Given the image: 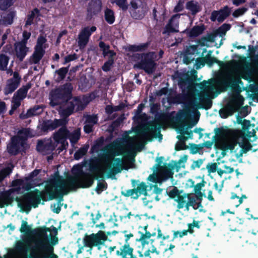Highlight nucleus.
<instances>
[{
    "instance_id": "nucleus-13",
    "label": "nucleus",
    "mask_w": 258,
    "mask_h": 258,
    "mask_svg": "<svg viewBox=\"0 0 258 258\" xmlns=\"http://www.w3.org/2000/svg\"><path fill=\"white\" fill-rule=\"evenodd\" d=\"M142 134L145 139L149 142H152L153 138H158L159 141L162 139L160 127H158L157 124L154 122L149 123L142 131Z\"/></svg>"
},
{
    "instance_id": "nucleus-26",
    "label": "nucleus",
    "mask_w": 258,
    "mask_h": 258,
    "mask_svg": "<svg viewBox=\"0 0 258 258\" xmlns=\"http://www.w3.org/2000/svg\"><path fill=\"white\" fill-rule=\"evenodd\" d=\"M45 52L44 48L35 47L34 51L31 57L32 63L34 64L39 63L42 58L43 57Z\"/></svg>"
},
{
    "instance_id": "nucleus-1",
    "label": "nucleus",
    "mask_w": 258,
    "mask_h": 258,
    "mask_svg": "<svg viewBox=\"0 0 258 258\" xmlns=\"http://www.w3.org/2000/svg\"><path fill=\"white\" fill-rule=\"evenodd\" d=\"M66 186L64 179L56 172L54 178L47 181L44 190H39L36 188L24 195L23 200L28 204L25 206V211L28 213L31 207L37 208L41 201H43L42 204H44V202L56 199L60 202L63 200V196L68 194L69 192L65 188Z\"/></svg>"
},
{
    "instance_id": "nucleus-37",
    "label": "nucleus",
    "mask_w": 258,
    "mask_h": 258,
    "mask_svg": "<svg viewBox=\"0 0 258 258\" xmlns=\"http://www.w3.org/2000/svg\"><path fill=\"white\" fill-rule=\"evenodd\" d=\"M81 137V129L77 128L72 132L69 134L68 138L70 140L72 144H76L79 140Z\"/></svg>"
},
{
    "instance_id": "nucleus-17",
    "label": "nucleus",
    "mask_w": 258,
    "mask_h": 258,
    "mask_svg": "<svg viewBox=\"0 0 258 258\" xmlns=\"http://www.w3.org/2000/svg\"><path fill=\"white\" fill-rule=\"evenodd\" d=\"M231 14V9L225 6L218 11L214 10L211 13L210 20L212 22L217 21L219 23L223 22Z\"/></svg>"
},
{
    "instance_id": "nucleus-15",
    "label": "nucleus",
    "mask_w": 258,
    "mask_h": 258,
    "mask_svg": "<svg viewBox=\"0 0 258 258\" xmlns=\"http://www.w3.org/2000/svg\"><path fill=\"white\" fill-rule=\"evenodd\" d=\"M96 27L93 26L91 27H85L80 31L78 35V46L80 49H84L88 44L92 34L96 31Z\"/></svg>"
},
{
    "instance_id": "nucleus-57",
    "label": "nucleus",
    "mask_w": 258,
    "mask_h": 258,
    "mask_svg": "<svg viewBox=\"0 0 258 258\" xmlns=\"http://www.w3.org/2000/svg\"><path fill=\"white\" fill-rule=\"evenodd\" d=\"M114 2L123 11H126L128 9L127 0H114Z\"/></svg>"
},
{
    "instance_id": "nucleus-45",
    "label": "nucleus",
    "mask_w": 258,
    "mask_h": 258,
    "mask_svg": "<svg viewBox=\"0 0 258 258\" xmlns=\"http://www.w3.org/2000/svg\"><path fill=\"white\" fill-rule=\"evenodd\" d=\"M16 251L21 253L26 254L29 249L28 244L23 241H19L15 246Z\"/></svg>"
},
{
    "instance_id": "nucleus-56",
    "label": "nucleus",
    "mask_w": 258,
    "mask_h": 258,
    "mask_svg": "<svg viewBox=\"0 0 258 258\" xmlns=\"http://www.w3.org/2000/svg\"><path fill=\"white\" fill-rule=\"evenodd\" d=\"M206 183V182L204 180V179H203L202 181L200 183H197L196 185H194V181H192V185L194 186V192L195 194H199V193H202L201 191L202 188L204 186H205V184Z\"/></svg>"
},
{
    "instance_id": "nucleus-40",
    "label": "nucleus",
    "mask_w": 258,
    "mask_h": 258,
    "mask_svg": "<svg viewBox=\"0 0 258 258\" xmlns=\"http://www.w3.org/2000/svg\"><path fill=\"white\" fill-rule=\"evenodd\" d=\"M197 123V121H194L192 123H189L187 125V127L185 128L184 125H180L179 127V132L181 135H187L188 138H192L193 134L192 131H188L187 128H191L194 125Z\"/></svg>"
},
{
    "instance_id": "nucleus-32",
    "label": "nucleus",
    "mask_w": 258,
    "mask_h": 258,
    "mask_svg": "<svg viewBox=\"0 0 258 258\" xmlns=\"http://www.w3.org/2000/svg\"><path fill=\"white\" fill-rule=\"evenodd\" d=\"M16 16V12L12 9L7 11L6 14L3 17V24L5 25H10L13 23L14 19Z\"/></svg>"
},
{
    "instance_id": "nucleus-20",
    "label": "nucleus",
    "mask_w": 258,
    "mask_h": 258,
    "mask_svg": "<svg viewBox=\"0 0 258 258\" xmlns=\"http://www.w3.org/2000/svg\"><path fill=\"white\" fill-rule=\"evenodd\" d=\"M14 50L17 58L22 61L29 51V48L26 44L17 42L14 44Z\"/></svg>"
},
{
    "instance_id": "nucleus-16",
    "label": "nucleus",
    "mask_w": 258,
    "mask_h": 258,
    "mask_svg": "<svg viewBox=\"0 0 258 258\" xmlns=\"http://www.w3.org/2000/svg\"><path fill=\"white\" fill-rule=\"evenodd\" d=\"M21 80V77L19 73L15 71L13 73V77L7 81L6 85L4 89V93L5 95L13 93L19 86Z\"/></svg>"
},
{
    "instance_id": "nucleus-25",
    "label": "nucleus",
    "mask_w": 258,
    "mask_h": 258,
    "mask_svg": "<svg viewBox=\"0 0 258 258\" xmlns=\"http://www.w3.org/2000/svg\"><path fill=\"white\" fill-rule=\"evenodd\" d=\"M99 47L100 50L102 51V54L104 57L108 56H115L116 52L113 50H110V45L106 44L104 42L101 41L99 42Z\"/></svg>"
},
{
    "instance_id": "nucleus-38",
    "label": "nucleus",
    "mask_w": 258,
    "mask_h": 258,
    "mask_svg": "<svg viewBox=\"0 0 258 258\" xmlns=\"http://www.w3.org/2000/svg\"><path fill=\"white\" fill-rule=\"evenodd\" d=\"M242 139V142H239L238 144L241 148V150L242 151V153H246L251 149L252 146L249 142V139L250 138L244 137V138Z\"/></svg>"
},
{
    "instance_id": "nucleus-58",
    "label": "nucleus",
    "mask_w": 258,
    "mask_h": 258,
    "mask_svg": "<svg viewBox=\"0 0 258 258\" xmlns=\"http://www.w3.org/2000/svg\"><path fill=\"white\" fill-rule=\"evenodd\" d=\"M24 180H25V178L24 179ZM39 183H36L35 182L31 181L24 180V183L22 186L23 188L28 191L30 190L32 188L34 187V186H39Z\"/></svg>"
},
{
    "instance_id": "nucleus-34",
    "label": "nucleus",
    "mask_w": 258,
    "mask_h": 258,
    "mask_svg": "<svg viewBox=\"0 0 258 258\" xmlns=\"http://www.w3.org/2000/svg\"><path fill=\"white\" fill-rule=\"evenodd\" d=\"M147 185L144 182H141L137 188H134L136 192V196L133 197L134 199L137 200L141 195L147 196Z\"/></svg>"
},
{
    "instance_id": "nucleus-54",
    "label": "nucleus",
    "mask_w": 258,
    "mask_h": 258,
    "mask_svg": "<svg viewBox=\"0 0 258 258\" xmlns=\"http://www.w3.org/2000/svg\"><path fill=\"white\" fill-rule=\"evenodd\" d=\"M215 135L213 137L214 141H217L223 138L225 135V131L222 127L215 128Z\"/></svg>"
},
{
    "instance_id": "nucleus-33",
    "label": "nucleus",
    "mask_w": 258,
    "mask_h": 258,
    "mask_svg": "<svg viewBox=\"0 0 258 258\" xmlns=\"http://www.w3.org/2000/svg\"><path fill=\"white\" fill-rule=\"evenodd\" d=\"M31 87V84L28 83L26 85H24L19 88L14 95L20 99L23 100L26 98L27 92Z\"/></svg>"
},
{
    "instance_id": "nucleus-14",
    "label": "nucleus",
    "mask_w": 258,
    "mask_h": 258,
    "mask_svg": "<svg viewBox=\"0 0 258 258\" xmlns=\"http://www.w3.org/2000/svg\"><path fill=\"white\" fill-rule=\"evenodd\" d=\"M68 123V119L66 118L54 119L44 120L40 125L41 131L44 133H47L48 131L54 130L61 125H64Z\"/></svg>"
},
{
    "instance_id": "nucleus-43",
    "label": "nucleus",
    "mask_w": 258,
    "mask_h": 258,
    "mask_svg": "<svg viewBox=\"0 0 258 258\" xmlns=\"http://www.w3.org/2000/svg\"><path fill=\"white\" fill-rule=\"evenodd\" d=\"M105 21L109 24H112L115 21L114 13L113 10L106 8L104 11Z\"/></svg>"
},
{
    "instance_id": "nucleus-2",
    "label": "nucleus",
    "mask_w": 258,
    "mask_h": 258,
    "mask_svg": "<svg viewBox=\"0 0 258 258\" xmlns=\"http://www.w3.org/2000/svg\"><path fill=\"white\" fill-rule=\"evenodd\" d=\"M219 83L224 87L225 89L231 87L232 89L237 92V94L231 99L224 108L223 112H225L226 114L223 117H227L232 115L243 104L244 99L240 94L241 90L239 86V84H242L243 83L239 77L235 78L232 74H225Z\"/></svg>"
},
{
    "instance_id": "nucleus-39",
    "label": "nucleus",
    "mask_w": 258,
    "mask_h": 258,
    "mask_svg": "<svg viewBox=\"0 0 258 258\" xmlns=\"http://www.w3.org/2000/svg\"><path fill=\"white\" fill-rule=\"evenodd\" d=\"M132 18L136 20H142L146 15V11L143 7L139 8L135 11H130Z\"/></svg>"
},
{
    "instance_id": "nucleus-61",
    "label": "nucleus",
    "mask_w": 258,
    "mask_h": 258,
    "mask_svg": "<svg viewBox=\"0 0 258 258\" xmlns=\"http://www.w3.org/2000/svg\"><path fill=\"white\" fill-rule=\"evenodd\" d=\"M107 187V183L105 182H100L99 180L95 191L98 194H100L102 191L106 189Z\"/></svg>"
},
{
    "instance_id": "nucleus-49",
    "label": "nucleus",
    "mask_w": 258,
    "mask_h": 258,
    "mask_svg": "<svg viewBox=\"0 0 258 258\" xmlns=\"http://www.w3.org/2000/svg\"><path fill=\"white\" fill-rule=\"evenodd\" d=\"M114 63V56H108V59L106 61L102 67V69L104 72H107L111 70Z\"/></svg>"
},
{
    "instance_id": "nucleus-5",
    "label": "nucleus",
    "mask_w": 258,
    "mask_h": 258,
    "mask_svg": "<svg viewBox=\"0 0 258 258\" xmlns=\"http://www.w3.org/2000/svg\"><path fill=\"white\" fill-rule=\"evenodd\" d=\"M73 86L71 83L52 89L49 93L50 105L52 107L66 104L73 98Z\"/></svg>"
},
{
    "instance_id": "nucleus-24",
    "label": "nucleus",
    "mask_w": 258,
    "mask_h": 258,
    "mask_svg": "<svg viewBox=\"0 0 258 258\" xmlns=\"http://www.w3.org/2000/svg\"><path fill=\"white\" fill-rule=\"evenodd\" d=\"M134 248L130 246L129 243H125L122 245L120 250H117L116 254L117 255H120L122 257H129L133 253Z\"/></svg>"
},
{
    "instance_id": "nucleus-31",
    "label": "nucleus",
    "mask_w": 258,
    "mask_h": 258,
    "mask_svg": "<svg viewBox=\"0 0 258 258\" xmlns=\"http://www.w3.org/2000/svg\"><path fill=\"white\" fill-rule=\"evenodd\" d=\"M193 99L194 98H189L188 96L185 95H178L172 98L169 99L168 101L169 102H173L174 103L178 104L182 103H185V105L187 107L186 104H188V101ZM188 107H189L188 106Z\"/></svg>"
},
{
    "instance_id": "nucleus-52",
    "label": "nucleus",
    "mask_w": 258,
    "mask_h": 258,
    "mask_svg": "<svg viewBox=\"0 0 258 258\" xmlns=\"http://www.w3.org/2000/svg\"><path fill=\"white\" fill-rule=\"evenodd\" d=\"M41 169H35L32 172L30 173L28 176H26L25 178V181H31L35 182V181L37 179L35 178L37 175L40 173Z\"/></svg>"
},
{
    "instance_id": "nucleus-55",
    "label": "nucleus",
    "mask_w": 258,
    "mask_h": 258,
    "mask_svg": "<svg viewBox=\"0 0 258 258\" xmlns=\"http://www.w3.org/2000/svg\"><path fill=\"white\" fill-rule=\"evenodd\" d=\"M15 0H3L0 2V9L5 11L12 6Z\"/></svg>"
},
{
    "instance_id": "nucleus-53",
    "label": "nucleus",
    "mask_w": 258,
    "mask_h": 258,
    "mask_svg": "<svg viewBox=\"0 0 258 258\" xmlns=\"http://www.w3.org/2000/svg\"><path fill=\"white\" fill-rule=\"evenodd\" d=\"M74 101L76 103V106H77V111H82L84 110L86 106V104H84L80 97L75 96L74 97Z\"/></svg>"
},
{
    "instance_id": "nucleus-42",
    "label": "nucleus",
    "mask_w": 258,
    "mask_h": 258,
    "mask_svg": "<svg viewBox=\"0 0 258 258\" xmlns=\"http://www.w3.org/2000/svg\"><path fill=\"white\" fill-rule=\"evenodd\" d=\"M89 147V145L86 144L78 149L74 154V156L75 159L78 160L82 158L84 155L86 154Z\"/></svg>"
},
{
    "instance_id": "nucleus-23",
    "label": "nucleus",
    "mask_w": 258,
    "mask_h": 258,
    "mask_svg": "<svg viewBox=\"0 0 258 258\" xmlns=\"http://www.w3.org/2000/svg\"><path fill=\"white\" fill-rule=\"evenodd\" d=\"M175 17V16H172L169 20L168 24L165 27L163 34H169L171 33H176L179 31L178 30V23L173 22V19Z\"/></svg>"
},
{
    "instance_id": "nucleus-22",
    "label": "nucleus",
    "mask_w": 258,
    "mask_h": 258,
    "mask_svg": "<svg viewBox=\"0 0 258 258\" xmlns=\"http://www.w3.org/2000/svg\"><path fill=\"white\" fill-rule=\"evenodd\" d=\"M73 100L68 101V106L65 108L63 109L60 112V115L62 117V118H66L72 114L74 112L75 107L76 106V103L74 101V97H73Z\"/></svg>"
},
{
    "instance_id": "nucleus-48",
    "label": "nucleus",
    "mask_w": 258,
    "mask_h": 258,
    "mask_svg": "<svg viewBox=\"0 0 258 258\" xmlns=\"http://www.w3.org/2000/svg\"><path fill=\"white\" fill-rule=\"evenodd\" d=\"M10 58L4 54H0V71H6Z\"/></svg>"
},
{
    "instance_id": "nucleus-44",
    "label": "nucleus",
    "mask_w": 258,
    "mask_h": 258,
    "mask_svg": "<svg viewBox=\"0 0 258 258\" xmlns=\"http://www.w3.org/2000/svg\"><path fill=\"white\" fill-rule=\"evenodd\" d=\"M69 67H62L60 69L56 70L55 73L57 74V77H56V81L58 82L63 80L69 71Z\"/></svg>"
},
{
    "instance_id": "nucleus-36",
    "label": "nucleus",
    "mask_w": 258,
    "mask_h": 258,
    "mask_svg": "<svg viewBox=\"0 0 258 258\" xmlns=\"http://www.w3.org/2000/svg\"><path fill=\"white\" fill-rule=\"evenodd\" d=\"M43 112V107L41 105H35L33 108L29 109L26 114V117H31L38 115Z\"/></svg>"
},
{
    "instance_id": "nucleus-50",
    "label": "nucleus",
    "mask_w": 258,
    "mask_h": 258,
    "mask_svg": "<svg viewBox=\"0 0 258 258\" xmlns=\"http://www.w3.org/2000/svg\"><path fill=\"white\" fill-rule=\"evenodd\" d=\"M86 172L83 170L82 167L79 165H76L73 166L72 169L73 174L77 177H81Z\"/></svg>"
},
{
    "instance_id": "nucleus-30",
    "label": "nucleus",
    "mask_w": 258,
    "mask_h": 258,
    "mask_svg": "<svg viewBox=\"0 0 258 258\" xmlns=\"http://www.w3.org/2000/svg\"><path fill=\"white\" fill-rule=\"evenodd\" d=\"M150 44V41H148L139 45H130L127 47V50L131 52L144 51L148 48Z\"/></svg>"
},
{
    "instance_id": "nucleus-41",
    "label": "nucleus",
    "mask_w": 258,
    "mask_h": 258,
    "mask_svg": "<svg viewBox=\"0 0 258 258\" xmlns=\"http://www.w3.org/2000/svg\"><path fill=\"white\" fill-rule=\"evenodd\" d=\"M40 11L37 8L34 9L31 11L30 13L27 15V20L25 22V27H27L33 24L35 15H39Z\"/></svg>"
},
{
    "instance_id": "nucleus-51",
    "label": "nucleus",
    "mask_w": 258,
    "mask_h": 258,
    "mask_svg": "<svg viewBox=\"0 0 258 258\" xmlns=\"http://www.w3.org/2000/svg\"><path fill=\"white\" fill-rule=\"evenodd\" d=\"M33 230H31V227L28 225V223L27 221H22V224L20 229V231H21V233H24L26 234L33 233L36 235L35 232H34Z\"/></svg>"
},
{
    "instance_id": "nucleus-12",
    "label": "nucleus",
    "mask_w": 258,
    "mask_h": 258,
    "mask_svg": "<svg viewBox=\"0 0 258 258\" xmlns=\"http://www.w3.org/2000/svg\"><path fill=\"white\" fill-rule=\"evenodd\" d=\"M237 122L238 124H240L242 125V129L237 130L236 132V136L240 138H244L247 137V138H253V141H255L257 137L256 135L255 130L252 129L251 132H250L249 127L250 126V121L249 120L243 119L242 120V117L239 115L237 116Z\"/></svg>"
},
{
    "instance_id": "nucleus-21",
    "label": "nucleus",
    "mask_w": 258,
    "mask_h": 258,
    "mask_svg": "<svg viewBox=\"0 0 258 258\" xmlns=\"http://www.w3.org/2000/svg\"><path fill=\"white\" fill-rule=\"evenodd\" d=\"M102 2L100 0H91L88 6L87 12L91 16L98 14L101 11Z\"/></svg>"
},
{
    "instance_id": "nucleus-10",
    "label": "nucleus",
    "mask_w": 258,
    "mask_h": 258,
    "mask_svg": "<svg viewBox=\"0 0 258 258\" xmlns=\"http://www.w3.org/2000/svg\"><path fill=\"white\" fill-rule=\"evenodd\" d=\"M187 155H184L181 157L178 162H175L174 165L169 163L167 166L164 164V165L159 169L160 172L159 173V178L160 179V181H165L170 178H172L173 175L172 170H173L175 167L176 168H179L180 167V164L182 163H185L187 160Z\"/></svg>"
},
{
    "instance_id": "nucleus-27",
    "label": "nucleus",
    "mask_w": 258,
    "mask_h": 258,
    "mask_svg": "<svg viewBox=\"0 0 258 258\" xmlns=\"http://www.w3.org/2000/svg\"><path fill=\"white\" fill-rule=\"evenodd\" d=\"M186 9L190 11L192 15H195L202 10L199 3L194 0L189 1L186 3Z\"/></svg>"
},
{
    "instance_id": "nucleus-11",
    "label": "nucleus",
    "mask_w": 258,
    "mask_h": 258,
    "mask_svg": "<svg viewBox=\"0 0 258 258\" xmlns=\"http://www.w3.org/2000/svg\"><path fill=\"white\" fill-rule=\"evenodd\" d=\"M199 99L200 102H198L197 99L194 98L188 101L186 105L195 110L197 109L208 110L212 107V99L207 93L203 92L200 94L199 95Z\"/></svg>"
},
{
    "instance_id": "nucleus-7",
    "label": "nucleus",
    "mask_w": 258,
    "mask_h": 258,
    "mask_svg": "<svg viewBox=\"0 0 258 258\" xmlns=\"http://www.w3.org/2000/svg\"><path fill=\"white\" fill-rule=\"evenodd\" d=\"M118 155L115 154L111 150H108L102 155L101 158L109 170L108 178L113 179L115 175L121 172L123 169H128V168L123 167L121 158H114L115 155Z\"/></svg>"
},
{
    "instance_id": "nucleus-8",
    "label": "nucleus",
    "mask_w": 258,
    "mask_h": 258,
    "mask_svg": "<svg viewBox=\"0 0 258 258\" xmlns=\"http://www.w3.org/2000/svg\"><path fill=\"white\" fill-rule=\"evenodd\" d=\"M155 53L153 51L143 53V58L134 65V68L144 70L148 74L154 72L156 63L154 60Z\"/></svg>"
},
{
    "instance_id": "nucleus-46",
    "label": "nucleus",
    "mask_w": 258,
    "mask_h": 258,
    "mask_svg": "<svg viewBox=\"0 0 258 258\" xmlns=\"http://www.w3.org/2000/svg\"><path fill=\"white\" fill-rule=\"evenodd\" d=\"M189 194H183V195L179 194L177 199L175 201L177 203V208L178 209H182L184 207V205L186 203V199L188 197Z\"/></svg>"
},
{
    "instance_id": "nucleus-62",
    "label": "nucleus",
    "mask_w": 258,
    "mask_h": 258,
    "mask_svg": "<svg viewBox=\"0 0 258 258\" xmlns=\"http://www.w3.org/2000/svg\"><path fill=\"white\" fill-rule=\"evenodd\" d=\"M247 11V9L245 7L239 8L233 12L232 16L234 18H238L243 15Z\"/></svg>"
},
{
    "instance_id": "nucleus-47",
    "label": "nucleus",
    "mask_w": 258,
    "mask_h": 258,
    "mask_svg": "<svg viewBox=\"0 0 258 258\" xmlns=\"http://www.w3.org/2000/svg\"><path fill=\"white\" fill-rule=\"evenodd\" d=\"M215 81L214 80H210L208 81H204L200 84L201 89L213 90L215 88Z\"/></svg>"
},
{
    "instance_id": "nucleus-60",
    "label": "nucleus",
    "mask_w": 258,
    "mask_h": 258,
    "mask_svg": "<svg viewBox=\"0 0 258 258\" xmlns=\"http://www.w3.org/2000/svg\"><path fill=\"white\" fill-rule=\"evenodd\" d=\"M12 172L10 167H6L0 171V183Z\"/></svg>"
},
{
    "instance_id": "nucleus-59",
    "label": "nucleus",
    "mask_w": 258,
    "mask_h": 258,
    "mask_svg": "<svg viewBox=\"0 0 258 258\" xmlns=\"http://www.w3.org/2000/svg\"><path fill=\"white\" fill-rule=\"evenodd\" d=\"M182 192V190H180L177 187L174 186L173 189L169 191L168 195L171 199H173L175 197H178L179 194H181Z\"/></svg>"
},
{
    "instance_id": "nucleus-18",
    "label": "nucleus",
    "mask_w": 258,
    "mask_h": 258,
    "mask_svg": "<svg viewBox=\"0 0 258 258\" xmlns=\"http://www.w3.org/2000/svg\"><path fill=\"white\" fill-rule=\"evenodd\" d=\"M55 143H53L51 140L47 141L38 140L36 148L39 152L49 154L55 150Z\"/></svg>"
},
{
    "instance_id": "nucleus-29",
    "label": "nucleus",
    "mask_w": 258,
    "mask_h": 258,
    "mask_svg": "<svg viewBox=\"0 0 258 258\" xmlns=\"http://www.w3.org/2000/svg\"><path fill=\"white\" fill-rule=\"evenodd\" d=\"M205 29V27L204 25L195 26L187 32V34L190 38H195L202 34Z\"/></svg>"
},
{
    "instance_id": "nucleus-35",
    "label": "nucleus",
    "mask_w": 258,
    "mask_h": 258,
    "mask_svg": "<svg viewBox=\"0 0 258 258\" xmlns=\"http://www.w3.org/2000/svg\"><path fill=\"white\" fill-rule=\"evenodd\" d=\"M89 172L92 174H98V175H102L99 172L100 166L96 159L91 160L88 164Z\"/></svg>"
},
{
    "instance_id": "nucleus-6",
    "label": "nucleus",
    "mask_w": 258,
    "mask_h": 258,
    "mask_svg": "<svg viewBox=\"0 0 258 258\" xmlns=\"http://www.w3.org/2000/svg\"><path fill=\"white\" fill-rule=\"evenodd\" d=\"M99 178H103L102 175L98 174H92L85 172L79 179L78 181L77 178L69 176L64 181L66 182L65 188L69 187L71 190H76L78 188H86L91 187L94 183L95 180H98Z\"/></svg>"
},
{
    "instance_id": "nucleus-4",
    "label": "nucleus",
    "mask_w": 258,
    "mask_h": 258,
    "mask_svg": "<svg viewBox=\"0 0 258 258\" xmlns=\"http://www.w3.org/2000/svg\"><path fill=\"white\" fill-rule=\"evenodd\" d=\"M29 128L19 130L17 135L12 136L7 145V151L11 156H16L27 148V141L29 137H32Z\"/></svg>"
},
{
    "instance_id": "nucleus-3",
    "label": "nucleus",
    "mask_w": 258,
    "mask_h": 258,
    "mask_svg": "<svg viewBox=\"0 0 258 258\" xmlns=\"http://www.w3.org/2000/svg\"><path fill=\"white\" fill-rule=\"evenodd\" d=\"M51 227V229L45 226L38 227L34 229L33 231L35 232L36 235L38 236H45L46 239L43 240H39L36 243L35 246L32 248V251L29 255V258H50L46 255H43L42 257L39 256L43 255L46 252H52L53 250L52 245H55L58 242V238L54 236L53 238H51L52 245L48 243L47 238V232L51 231L54 233V235L57 234V229L53 226H52Z\"/></svg>"
},
{
    "instance_id": "nucleus-63",
    "label": "nucleus",
    "mask_w": 258,
    "mask_h": 258,
    "mask_svg": "<svg viewBox=\"0 0 258 258\" xmlns=\"http://www.w3.org/2000/svg\"><path fill=\"white\" fill-rule=\"evenodd\" d=\"M121 194L125 197H131V198L133 199V197L136 196L135 189L134 188L133 189H127L125 191L122 190L121 191Z\"/></svg>"
},
{
    "instance_id": "nucleus-9",
    "label": "nucleus",
    "mask_w": 258,
    "mask_h": 258,
    "mask_svg": "<svg viewBox=\"0 0 258 258\" xmlns=\"http://www.w3.org/2000/svg\"><path fill=\"white\" fill-rule=\"evenodd\" d=\"M107 236L103 231L99 230L97 233L85 234L83 239L84 246L90 248L91 249L94 247L103 245L107 240Z\"/></svg>"
},
{
    "instance_id": "nucleus-28",
    "label": "nucleus",
    "mask_w": 258,
    "mask_h": 258,
    "mask_svg": "<svg viewBox=\"0 0 258 258\" xmlns=\"http://www.w3.org/2000/svg\"><path fill=\"white\" fill-rule=\"evenodd\" d=\"M205 63H206L209 67H211L213 63H217L220 67H224L227 66V64L222 61L219 60L217 58L212 57L211 55V52H209L208 54L204 57Z\"/></svg>"
},
{
    "instance_id": "nucleus-19",
    "label": "nucleus",
    "mask_w": 258,
    "mask_h": 258,
    "mask_svg": "<svg viewBox=\"0 0 258 258\" xmlns=\"http://www.w3.org/2000/svg\"><path fill=\"white\" fill-rule=\"evenodd\" d=\"M66 123L64 125H61V127L58 131L54 134L53 139L57 143H61V146L63 147L66 138H68L69 131L68 130Z\"/></svg>"
},
{
    "instance_id": "nucleus-64",
    "label": "nucleus",
    "mask_w": 258,
    "mask_h": 258,
    "mask_svg": "<svg viewBox=\"0 0 258 258\" xmlns=\"http://www.w3.org/2000/svg\"><path fill=\"white\" fill-rule=\"evenodd\" d=\"M47 40L46 38L42 35H40L37 40V44L35 46V47L44 48L43 45L46 42Z\"/></svg>"
}]
</instances>
